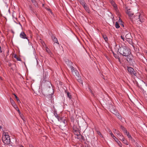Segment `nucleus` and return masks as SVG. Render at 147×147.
Listing matches in <instances>:
<instances>
[{"label":"nucleus","mask_w":147,"mask_h":147,"mask_svg":"<svg viewBox=\"0 0 147 147\" xmlns=\"http://www.w3.org/2000/svg\"><path fill=\"white\" fill-rule=\"evenodd\" d=\"M125 9L127 10L126 13L129 16L132 17L133 16L134 13L132 11H130V9H129L128 7H126Z\"/></svg>","instance_id":"nucleus-8"},{"label":"nucleus","mask_w":147,"mask_h":147,"mask_svg":"<svg viewBox=\"0 0 147 147\" xmlns=\"http://www.w3.org/2000/svg\"><path fill=\"white\" fill-rule=\"evenodd\" d=\"M103 38L104 39L106 42H107L108 40V38L107 36L105 35H102Z\"/></svg>","instance_id":"nucleus-20"},{"label":"nucleus","mask_w":147,"mask_h":147,"mask_svg":"<svg viewBox=\"0 0 147 147\" xmlns=\"http://www.w3.org/2000/svg\"><path fill=\"white\" fill-rule=\"evenodd\" d=\"M51 37L53 40L54 42L55 43H57L58 45H59V44L58 42L57 39L55 36L53 35L51 36Z\"/></svg>","instance_id":"nucleus-13"},{"label":"nucleus","mask_w":147,"mask_h":147,"mask_svg":"<svg viewBox=\"0 0 147 147\" xmlns=\"http://www.w3.org/2000/svg\"><path fill=\"white\" fill-rule=\"evenodd\" d=\"M121 38L123 40V41H124L125 40V38L124 37H123L122 36H121Z\"/></svg>","instance_id":"nucleus-44"},{"label":"nucleus","mask_w":147,"mask_h":147,"mask_svg":"<svg viewBox=\"0 0 147 147\" xmlns=\"http://www.w3.org/2000/svg\"><path fill=\"white\" fill-rule=\"evenodd\" d=\"M45 44V43L44 42H43V43H42V44L43 45H44V44Z\"/></svg>","instance_id":"nucleus-54"},{"label":"nucleus","mask_w":147,"mask_h":147,"mask_svg":"<svg viewBox=\"0 0 147 147\" xmlns=\"http://www.w3.org/2000/svg\"><path fill=\"white\" fill-rule=\"evenodd\" d=\"M111 4L113 6L114 9L116 11H117L118 10V8L117 5L115 3L114 1L113 0H109Z\"/></svg>","instance_id":"nucleus-9"},{"label":"nucleus","mask_w":147,"mask_h":147,"mask_svg":"<svg viewBox=\"0 0 147 147\" xmlns=\"http://www.w3.org/2000/svg\"><path fill=\"white\" fill-rule=\"evenodd\" d=\"M130 37H131V35L129 34H126L125 36L126 40L130 38Z\"/></svg>","instance_id":"nucleus-27"},{"label":"nucleus","mask_w":147,"mask_h":147,"mask_svg":"<svg viewBox=\"0 0 147 147\" xmlns=\"http://www.w3.org/2000/svg\"><path fill=\"white\" fill-rule=\"evenodd\" d=\"M82 5L83 6V7L84 8L85 7H87V5H86V4L85 3H84L83 4V5Z\"/></svg>","instance_id":"nucleus-40"},{"label":"nucleus","mask_w":147,"mask_h":147,"mask_svg":"<svg viewBox=\"0 0 147 147\" xmlns=\"http://www.w3.org/2000/svg\"><path fill=\"white\" fill-rule=\"evenodd\" d=\"M120 128L121 130H122L123 132H124L125 130H126V129L122 125H121L120 126Z\"/></svg>","instance_id":"nucleus-32"},{"label":"nucleus","mask_w":147,"mask_h":147,"mask_svg":"<svg viewBox=\"0 0 147 147\" xmlns=\"http://www.w3.org/2000/svg\"><path fill=\"white\" fill-rule=\"evenodd\" d=\"M118 131L116 129H114V131L113 132L115 134H116L117 132Z\"/></svg>","instance_id":"nucleus-46"},{"label":"nucleus","mask_w":147,"mask_h":147,"mask_svg":"<svg viewBox=\"0 0 147 147\" xmlns=\"http://www.w3.org/2000/svg\"><path fill=\"white\" fill-rule=\"evenodd\" d=\"M46 52L50 55H52V53L51 52L50 50L48 47H46Z\"/></svg>","instance_id":"nucleus-16"},{"label":"nucleus","mask_w":147,"mask_h":147,"mask_svg":"<svg viewBox=\"0 0 147 147\" xmlns=\"http://www.w3.org/2000/svg\"><path fill=\"white\" fill-rule=\"evenodd\" d=\"M30 147H33V146L32 144H30L29 145Z\"/></svg>","instance_id":"nucleus-51"},{"label":"nucleus","mask_w":147,"mask_h":147,"mask_svg":"<svg viewBox=\"0 0 147 147\" xmlns=\"http://www.w3.org/2000/svg\"><path fill=\"white\" fill-rule=\"evenodd\" d=\"M137 49L136 48V50H137Z\"/></svg>","instance_id":"nucleus-59"},{"label":"nucleus","mask_w":147,"mask_h":147,"mask_svg":"<svg viewBox=\"0 0 147 147\" xmlns=\"http://www.w3.org/2000/svg\"><path fill=\"white\" fill-rule=\"evenodd\" d=\"M127 136L129 139H132V137L131 136V135L130 134H128V135H127Z\"/></svg>","instance_id":"nucleus-41"},{"label":"nucleus","mask_w":147,"mask_h":147,"mask_svg":"<svg viewBox=\"0 0 147 147\" xmlns=\"http://www.w3.org/2000/svg\"><path fill=\"white\" fill-rule=\"evenodd\" d=\"M2 140L3 142L5 144H9L10 142V139L9 136L7 133L3 132Z\"/></svg>","instance_id":"nucleus-2"},{"label":"nucleus","mask_w":147,"mask_h":147,"mask_svg":"<svg viewBox=\"0 0 147 147\" xmlns=\"http://www.w3.org/2000/svg\"><path fill=\"white\" fill-rule=\"evenodd\" d=\"M74 130V134L77 136H78L80 135V133L79 132V130L78 128L73 129Z\"/></svg>","instance_id":"nucleus-12"},{"label":"nucleus","mask_w":147,"mask_h":147,"mask_svg":"<svg viewBox=\"0 0 147 147\" xmlns=\"http://www.w3.org/2000/svg\"><path fill=\"white\" fill-rule=\"evenodd\" d=\"M118 52L121 55L125 57L131 53L130 49L125 46L119 47L118 50Z\"/></svg>","instance_id":"nucleus-1"},{"label":"nucleus","mask_w":147,"mask_h":147,"mask_svg":"<svg viewBox=\"0 0 147 147\" xmlns=\"http://www.w3.org/2000/svg\"><path fill=\"white\" fill-rule=\"evenodd\" d=\"M10 102L11 104L13 106L16 105V104L13 100L11 98H10Z\"/></svg>","instance_id":"nucleus-19"},{"label":"nucleus","mask_w":147,"mask_h":147,"mask_svg":"<svg viewBox=\"0 0 147 147\" xmlns=\"http://www.w3.org/2000/svg\"><path fill=\"white\" fill-rule=\"evenodd\" d=\"M78 1H79L81 5H83V4L85 3L84 0H78Z\"/></svg>","instance_id":"nucleus-31"},{"label":"nucleus","mask_w":147,"mask_h":147,"mask_svg":"<svg viewBox=\"0 0 147 147\" xmlns=\"http://www.w3.org/2000/svg\"><path fill=\"white\" fill-rule=\"evenodd\" d=\"M11 63H9V64H8L9 65V66H11Z\"/></svg>","instance_id":"nucleus-52"},{"label":"nucleus","mask_w":147,"mask_h":147,"mask_svg":"<svg viewBox=\"0 0 147 147\" xmlns=\"http://www.w3.org/2000/svg\"><path fill=\"white\" fill-rule=\"evenodd\" d=\"M137 49L136 48V50H137Z\"/></svg>","instance_id":"nucleus-60"},{"label":"nucleus","mask_w":147,"mask_h":147,"mask_svg":"<svg viewBox=\"0 0 147 147\" xmlns=\"http://www.w3.org/2000/svg\"><path fill=\"white\" fill-rule=\"evenodd\" d=\"M96 132L97 133V134L99 136H100L101 137H103V136H102V135L101 133L99 131H98V130H96Z\"/></svg>","instance_id":"nucleus-29"},{"label":"nucleus","mask_w":147,"mask_h":147,"mask_svg":"<svg viewBox=\"0 0 147 147\" xmlns=\"http://www.w3.org/2000/svg\"><path fill=\"white\" fill-rule=\"evenodd\" d=\"M13 94L14 95L17 101L18 102H19V101H20V100L18 98L17 96L15 94Z\"/></svg>","instance_id":"nucleus-37"},{"label":"nucleus","mask_w":147,"mask_h":147,"mask_svg":"<svg viewBox=\"0 0 147 147\" xmlns=\"http://www.w3.org/2000/svg\"><path fill=\"white\" fill-rule=\"evenodd\" d=\"M22 118V119H23V120L24 121V119L23 118Z\"/></svg>","instance_id":"nucleus-58"},{"label":"nucleus","mask_w":147,"mask_h":147,"mask_svg":"<svg viewBox=\"0 0 147 147\" xmlns=\"http://www.w3.org/2000/svg\"><path fill=\"white\" fill-rule=\"evenodd\" d=\"M110 134H111V137L113 138L114 139L116 137L114 136V135L113 134L112 132H111V133H110Z\"/></svg>","instance_id":"nucleus-36"},{"label":"nucleus","mask_w":147,"mask_h":147,"mask_svg":"<svg viewBox=\"0 0 147 147\" xmlns=\"http://www.w3.org/2000/svg\"><path fill=\"white\" fill-rule=\"evenodd\" d=\"M47 86L49 88H50L51 86V82L49 81H47L46 82Z\"/></svg>","instance_id":"nucleus-21"},{"label":"nucleus","mask_w":147,"mask_h":147,"mask_svg":"<svg viewBox=\"0 0 147 147\" xmlns=\"http://www.w3.org/2000/svg\"><path fill=\"white\" fill-rule=\"evenodd\" d=\"M127 70L128 72L132 76H136L137 73L136 71L134 70V69L131 67H127Z\"/></svg>","instance_id":"nucleus-4"},{"label":"nucleus","mask_w":147,"mask_h":147,"mask_svg":"<svg viewBox=\"0 0 147 147\" xmlns=\"http://www.w3.org/2000/svg\"><path fill=\"white\" fill-rule=\"evenodd\" d=\"M17 109H18V110H17L18 111V113H19V114L20 113V111L19 110V109H18V107H17Z\"/></svg>","instance_id":"nucleus-47"},{"label":"nucleus","mask_w":147,"mask_h":147,"mask_svg":"<svg viewBox=\"0 0 147 147\" xmlns=\"http://www.w3.org/2000/svg\"><path fill=\"white\" fill-rule=\"evenodd\" d=\"M114 140L117 143L120 147H122V144L121 143L116 137Z\"/></svg>","instance_id":"nucleus-14"},{"label":"nucleus","mask_w":147,"mask_h":147,"mask_svg":"<svg viewBox=\"0 0 147 147\" xmlns=\"http://www.w3.org/2000/svg\"><path fill=\"white\" fill-rule=\"evenodd\" d=\"M114 57L118 59L119 61H120V59L119 56L117 54H115L113 52Z\"/></svg>","instance_id":"nucleus-18"},{"label":"nucleus","mask_w":147,"mask_h":147,"mask_svg":"<svg viewBox=\"0 0 147 147\" xmlns=\"http://www.w3.org/2000/svg\"><path fill=\"white\" fill-rule=\"evenodd\" d=\"M138 16V18L137 19L138 20L137 22L139 24L143 22H144L145 20V17L142 14H141L140 13H139Z\"/></svg>","instance_id":"nucleus-5"},{"label":"nucleus","mask_w":147,"mask_h":147,"mask_svg":"<svg viewBox=\"0 0 147 147\" xmlns=\"http://www.w3.org/2000/svg\"><path fill=\"white\" fill-rule=\"evenodd\" d=\"M14 57L18 61H21V59L19 57H18L16 55H15Z\"/></svg>","instance_id":"nucleus-22"},{"label":"nucleus","mask_w":147,"mask_h":147,"mask_svg":"<svg viewBox=\"0 0 147 147\" xmlns=\"http://www.w3.org/2000/svg\"><path fill=\"white\" fill-rule=\"evenodd\" d=\"M119 139L121 140L122 141L123 139H124L125 138L121 134V135H120V136H119V137H118Z\"/></svg>","instance_id":"nucleus-26"},{"label":"nucleus","mask_w":147,"mask_h":147,"mask_svg":"<svg viewBox=\"0 0 147 147\" xmlns=\"http://www.w3.org/2000/svg\"><path fill=\"white\" fill-rule=\"evenodd\" d=\"M73 74H74V75H75L76 76H79V75H80L79 72L77 70H75Z\"/></svg>","instance_id":"nucleus-23"},{"label":"nucleus","mask_w":147,"mask_h":147,"mask_svg":"<svg viewBox=\"0 0 147 147\" xmlns=\"http://www.w3.org/2000/svg\"><path fill=\"white\" fill-rule=\"evenodd\" d=\"M31 0L32 1V2L33 3H35V2H36L35 1H34V0Z\"/></svg>","instance_id":"nucleus-48"},{"label":"nucleus","mask_w":147,"mask_h":147,"mask_svg":"<svg viewBox=\"0 0 147 147\" xmlns=\"http://www.w3.org/2000/svg\"><path fill=\"white\" fill-rule=\"evenodd\" d=\"M76 78L77 79V80H78V79H81V77L80 75H79V76H76Z\"/></svg>","instance_id":"nucleus-39"},{"label":"nucleus","mask_w":147,"mask_h":147,"mask_svg":"<svg viewBox=\"0 0 147 147\" xmlns=\"http://www.w3.org/2000/svg\"><path fill=\"white\" fill-rule=\"evenodd\" d=\"M123 132L127 136V135H128V134H129V132L127 131L126 130H125Z\"/></svg>","instance_id":"nucleus-38"},{"label":"nucleus","mask_w":147,"mask_h":147,"mask_svg":"<svg viewBox=\"0 0 147 147\" xmlns=\"http://www.w3.org/2000/svg\"><path fill=\"white\" fill-rule=\"evenodd\" d=\"M63 117V119L64 120H61V121H60V122H63L64 123H65V117Z\"/></svg>","instance_id":"nucleus-42"},{"label":"nucleus","mask_w":147,"mask_h":147,"mask_svg":"<svg viewBox=\"0 0 147 147\" xmlns=\"http://www.w3.org/2000/svg\"><path fill=\"white\" fill-rule=\"evenodd\" d=\"M54 115L55 117L58 119L59 121H61V120H64L63 119V117H59L57 113L56 112H54Z\"/></svg>","instance_id":"nucleus-10"},{"label":"nucleus","mask_w":147,"mask_h":147,"mask_svg":"<svg viewBox=\"0 0 147 147\" xmlns=\"http://www.w3.org/2000/svg\"><path fill=\"white\" fill-rule=\"evenodd\" d=\"M12 32L13 33H14V32H13V31H12Z\"/></svg>","instance_id":"nucleus-57"},{"label":"nucleus","mask_w":147,"mask_h":147,"mask_svg":"<svg viewBox=\"0 0 147 147\" xmlns=\"http://www.w3.org/2000/svg\"><path fill=\"white\" fill-rule=\"evenodd\" d=\"M1 128V126H0V129Z\"/></svg>","instance_id":"nucleus-56"},{"label":"nucleus","mask_w":147,"mask_h":147,"mask_svg":"<svg viewBox=\"0 0 147 147\" xmlns=\"http://www.w3.org/2000/svg\"><path fill=\"white\" fill-rule=\"evenodd\" d=\"M44 77H45L44 76V77H43V78L44 80V79H45V78H44Z\"/></svg>","instance_id":"nucleus-55"},{"label":"nucleus","mask_w":147,"mask_h":147,"mask_svg":"<svg viewBox=\"0 0 147 147\" xmlns=\"http://www.w3.org/2000/svg\"><path fill=\"white\" fill-rule=\"evenodd\" d=\"M115 27L117 28H119L120 27V26L117 22H116L115 25Z\"/></svg>","instance_id":"nucleus-24"},{"label":"nucleus","mask_w":147,"mask_h":147,"mask_svg":"<svg viewBox=\"0 0 147 147\" xmlns=\"http://www.w3.org/2000/svg\"><path fill=\"white\" fill-rule=\"evenodd\" d=\"M111 112L115 115L117 117L120 119L122 122H123L124 121H125L124 118L122 117L117 110L115 109H113L112 110H111Z\"/></svg>","instance_id":"nucleus-3"},{"label":"nucleus","mask_w":147,"mask_h":147,"mask_svg":"<svg viewBox=\"0 0 147 147\" xmlns=\"http://www.w3.org/2000/svg\"><path fill=\"white\" fill-rule=\"evenodd\" d=\"M65 93L67 94L68 97L70 99H71V98L72 97L70 93L69 92H68L66 90L65 91Z\"/></svg>","instance_id":"nucleus-17"},{"label":"nucleus","mask_w":147,"mask_h":147,"mask_svg":"<svg viewBox=\"0 0 147 147\" xmlns=\"http://www.w3.org/2000/svg\"><path fill=\"white\" fill-rule=\"evenodd\" d=\"M126 57H127V60L128 62L131 63L134 61V57L131 54V53L129 54Z\"/></svg>","instance_id":"nucleus-7"},{"label":"nucleus","mask_w":147,"mask_h":147,"mask_svg":"<svg viewBox=\"0 0 147 147\" xmlns=\"http://www.w3.org/2000/svg\"><path fill=\"white\" fill-rule=\"evenodd\" d=\"M129 43V44L132 45L133 47L135 49L134 46L133 45L134 43L132 41V39L130 38L126 40Z\"/></svg>","instance_id":"nucleus-15"},{"label":"nucleus","mask_w":147,"mask_h":147,"mask_svg":"<svg viewBox=\"0 0 147 147\" xmlns=\"http://www.w3.org/2000/svg\"><path fill=\"white\" fill-rule=\"evenodd\" d=\"M2 52L1 50V46H0V53H1Z\"/></svg>","instance_id":"nucleus-50"},{"label":"nucleus","mask_w":147,"mask_h":147,"mask_svg":"<svg viewBox=\"0 0 147 147\" xmlns=\"http://www.w3.org/2000/svg\"><path fill=\"white\" fill-rule=\"evenodd\" d=\"M65 62L69 67L71 69V70L72 72L74 73V71L76 70L72 66V62L68 60L67 61H66Z\"/></svg>","instance_id":"nucleus-6"},{"label":"nucleus","mask_w":147,"mask_h":147,"mask_svg":"<svg viewBox=\"0 0 147 147\" xmlns=\"http://www.w3.org/2000/svg\"><path fill=\"white\" fill-rule=\"evenodd\" d=\"M109 133H111V132H112L111 131V130H109Z\"/></svg>","instance_id":"nucleus-53"},{"label":"nucleus","mask_w":147,"mask_h":147,"mask_svg":"<svg viewBox=\"0 0 147 147\" xmlns=\"http://www.w3.org/2000/svg\"><path fill=\"white\" fill-rule=\"evenodd\" d=\"M136 146L137 147H141V146H140L138 144H137Z\"/></svg>","instance_id":"nucleus-49"},{"label":"nucleus","mask_w":147,"mask_h":147,"mask_svg":"<svg viewBox=\"0 0 147 147\" xmlns=\"http://www.w3.org/2000/svg\"><path fill=\"white\" fill-rule=\"evenodd\" d=\"M115 134L117 135V136L118 137H119V136H120V135H121V134H122L119 131H118Z\"/></svg>","instance_id":"nucleus-28"},{"label":"nucleus","mask_w":147,"mask_h":147,"mask_svg":"<svg viewBox=\"0 0 147 147\" xmlns=\"http://www.w3.org/2000/svg\"><path fill=\"white\" fill-rule=\"evenodd\" d=\"M79 136L80 137V138L82 140H83V141H84L85 140L83 136H82L81 135H80Z\"/></svg>","instance_id":"nucleus-35"},{"label":"nucleus","mask_w":147,"mask_h":147,"mask_svg":"<svg viewBox=\"0 0 147 147\" xmlns=\"http://www.w3.org/2000/svg\"><path fill=\"white\" fill-rule=\"evenodd\" d=\"M119 22L120 23H122L123 22V21L120 18H119Z\"/></svg>","instance_id":"nucleus-43"},{"label":"nucleus","mask_w":147,"mask_h":147,"mask_svg":"<svg viewBox=\"0 0 147 147\" xmlns=\"http://www.w3.org/2000/svg\"><path fill=\"white\" fill-rule=\"evenodd\" d=\"M20 36L22 38L24 39H28V41H29V40L28 39L27 37L26 36V35L23 32H22L20 34Z\"/></svg>","instance_id":"nucleus-11"},{"label":"nucleus","mask_w":147,"mask_h":147,"mask_svg":"<svg viewBox=\"0 0 147 147\" xmlns=\"http://www.w3.org/2000/svg\"><path fill=\"white\" fill-rule=\"evenodd\" d=\"M124 143L126 144V145H128V144L127 143V141L125 139V138L123 139L122 141Z\"/></svg>","instance_id":"nucleus-30"},{"label":"nucleus","mask_w":147,"mask_h":147,"mask_svg":"<svg viewBox=\"0 0 147 147\" xmlns=\"http://www.w3.org/2000/svg\"><path fill=\"white\" fill-rule=\"evenodd\" d=\"M123 24V22L122 23H120V25L123 27H124V25Z\"/></svg>","instance_id":"nucleus-45"},{"label":"nucleus","mask_w":147,"mask_h":147,"mask_svg":"<svg viewBox=\"0 0 147 147\" xmlns=\"http://www.w3.org/2000/svg\"><path fill=\"white\" fill-rule=\"evenodd\" d=\"M88 89L89 91L92 94L93 96H94V94L93 93V92L92 91L91 89H90V87H88Z\"/></svg>","instance_id":"nucleus-33"},{"label":"nucleus","mask_w":147,"mask_h":147,"mask_svg":"<svg viewBox=\"0 0 147 147\" xmlns=\"http://www.w3.org/2000/svg\"><path fill=\"white\" fill-rule=\"evenodd\" d=\"M84 9L87 12L89 13L90 12V10L88 6L87 7H85L84 8Z\"/></svg>","instance_id":"nucleus-25"},{"label":"nucleus","mask_w":147,"mask_h":147,"mask_svg":"<svg viewBox=\"0 0 147 147\" xmlns=\"http://www.w3.org/2000/svg\"><path fill=\"white\" fill-rule=\"evenodd\" d=\"M78 82H79L80 84H82V85L83 84V81L81 79H78Z\"/></svg>","instance_id":"nucleus-34"}]
</instances>
